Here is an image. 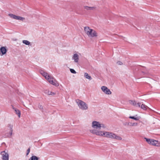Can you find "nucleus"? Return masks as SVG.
Segmentation results:
<instances>
[{
  "instance_id": "obj_1",
  "label": "nucleus",
  "mask_w": 160,
  "mask_h": 160,
  "mask_svg": "<svg viewBox=\"0 0 160 160\" xmlns=\"http://www.w3.org/2000/svg\"><path fill=\"white\" fill-rule=\"evenodd\" d=\"M79 107L82 110H86L88 108L87 104L84 102L79 100H78L76 102Z\"/></svg>"
},
{
  "instance_id": "obj_2",
  "label": "nucleus",
  "mask_w": 160,
  "mask_h": 160,
  "mask_svg": "<svg viewBox=\"0 0 160 160\" xmlns=\"http://www.w3.org/2000/svg\"><path fill=\"white\" fill-rule=\"evenodd\" d=\"M8 127L10 128V130L9 132V133H6V134L5 135V138H11V136L12 135L13 131V126L11 124H9L8 125Z\"/></svg>"
},
{
  "instance_id": "obj_3",
  "label": "nucleus",
  "mask_w": 160,
  "mask_h": 160,
  "mask_svg": "<svg viewBox=\"0 0 160 160\" xmlns=\"http://www.w3.org/2000/svg\"><path fill=\"white\" fill-rule=\"evenodd\" d=\"M87 35L89 37L93 38L97 37L98 34L95 30L91 29Z\"/></svg>"
},
{
  "instance_id": "obj_4",
  "label": "nucleus",
  "mask_w": 160,
  "mask_h": 160,
  "mask_svg": "<svg viewBox=\"0 0 160 160\" xmlns=\"http://www.w3.org/2000/svg\"><path fill=\"white\" fill-rule=\"evenodd\" d=\"M90 132L91 133L93 134H95L96 135L100 136H104L105 135H103L104 132L102 131H98L96 130H91Z\"/></svg>"
},
{
  "instance_id": "obj_5",
  "label": "nucleus",
  "mask_w": 160,
  "mask_h": 160,
  "mask_svg": "<svg viewBox=\"0 0 160 160\" xmlns=\"http://www.w3.org/2000/svg\"><path fill=\"white\" fill-rule=\"evenodd\" d=\"M103 135H105V136L107 138L114 139L115 134L112 132H104Z\"/></svg>"
},
{
  "instance_id": "obj_6",
  "label": "nucleus",
  "mask_w": 160,
  "mask_h": 160,
  "mask_svg": "<svg viewBox=\"0 0 160 160\" xmlns=\"http://www.w3.org/2000/svg\"><path fill=\"white\" fill-rule=\"evenodd\" d=\"M8 15L11 18L18 20H20L23 21L25 19V18L19 16H16L15 15L12 14H9Z\"/></svg>"
},
{
  "instance_id": "obj_7",
  "label": "nucleus",
  "mask_w": 160,
  "mask_h": 160,
  "mask_svg": "<svg viewBox=\"0 0 160 160\" xmlns=\"http://www.w3.org/2000/svg\"><path fill=\"white\" fill-rule=\"evenodd\" d=\"M101 88L102 91L107 94L110 95L112 93L110 89L106 86H102Z\"/></svg>"
},
{
  "instance_id": "obj_8",
  "label": "nucleus",
  "mask_w": 160,
  "mask_h": 160,
  "mask_svg": "<svg viewBox=\"0 0 160 160\" xmlns=\"http://www.w3.org/2000/svg\"><path fill=\"white\" fill-rule=\"evenodd\" d=\"M47 80L52 85L56 86H58V84L57 83L56 81L54 80V79L52 77H50L49 78V79H48Z\"/></svg>"
},
{
  "instance_id": "obj_9",
  "label": "nucleus",
  "mask_w": 160,
  "mask_h": 160,
  "mask_svg": "<svg viewBox=\"0 0 160 160\" xmlns=\"http://www.w3.org/2000/svg\"><path fill=\"white\" fill-rule=\"evenodd\" d=\"M40 73L43 75L46 79L47 80L49 79V78L51 77L50 75H48V73H47L46 72L44 71L43 70H39Z\"/></svg>"
},
{
  "instance_id": "obj_10",
  "label": "nucleus",
  "mask_w": 160,
  "mask_h": 160,
  "mask_svg": "<svg viewBox=\"0 0 160 160\" xmlns=\"http://www.w3.org/2000/svg\"><path fill=\"white\" fill-rule=\"evenodd\" d=\"M92 126L93 128L96 129L100 128V123L99 122L93 121L92 123Z\"/></svg>"
},
{
  "instance_id": "obj_11",
  "label": "nucleus",
  "mask_w": 160,
  "mask_h": 160,
  "mask_svg": "<svg viewBox=\"0 0 160 160\" xmlns=\"http://www.w3.org/2000/svg\"><path fill=\"white\" fill-rule=\"evenodd\" d=\"M150 144L152 145L159 147V143L158 142V141L157 140L152 139L151 142Z\"/></svg>"
},
{
  "instance_id": "obj_12",
  "label": "nucleus",
  "mask_w": 160,
  "mask_h": 160,
  "mask_svg": "<svg viewBox=\"0 0 160 160\" xmlns=\"http://www.w3.org/2000/svg\"><path fill=\"white\" fill-rule=\"evenodd\" d=\"M72 59L74 60V62H75L78 63L79 60V56L76 54H74L72 57Z\"/></svg>"
},
{
  "instance_id": "obj_13",
  "label": "nucleus",
  "mask_w": 160,
  "mask_h": 160,
  "mask_svg": "<svg viewBox=\"0 0 160 160\" xmlns=\"http://www.w3.org/2000/svg\"><path fill=\"white\" fill-rule=\"evenodd\" d=\"M12 109L14 111L15 113L16 114H17L19 118L20 117L21 115L20 111L18 109H17L16 108L14 107L12 105H11Z\"/></svg>"
},
{
  "instance_id": "obj_14",
  "label": "nucleus",
  "mask_w": 160,
  "mask_h": 160,
  "mask_svg": "<svg viewBox=\"0 0 160 160\" xmlns=\"http://www.w3.org/2000/svg\"><path fill=\"white\" fill-rule=\"evenodd\" d=\"M4 153L2 154V159L3 160H8L9 159V156L8 154L5 152H4Z\"/></svg>"
},
{
  "instance_id": "obj_15",
  "label": "nucleus",
  "mask_w": 160,
  "mask_h": 160,
  "mask_svg": "<svg viewBox=\"0 0 160 160\" xmlns=\"http://www.w3.org/2000/svg\"><path fill=\"white\" fill-rule=\"evenodd\" d=\"M7 51L6 47H2L0 48V54L2 53V55L5 54Z\"/></svg>"
},
{
  "instance_id": "obj_16",
  "label": "nucleus",
  "mask_w": 160,
  "mask_h": 160,
  "mask_svg": "<svg viewBox=\"0 0 160 160\" xmlns=\"http://www.w3.org/2000/svg\"><path fill=\"white\" fill-rule=\"evenodd\" d=\"M129 103L134 106H137V102L135 100H129L128 101Z\"/></svg>"
},
{
  "instance_id": "obj_17",
  "label": "nucleus",
  "mask_w": 160,
  "mask_h": 160,
  "mask_svg": "<svg viewBox=\"0 0 160 160\" xmlns=\"http://www.w3.org/2000/svg\"><path fill=\"white\" fill-rule=\"evenodd\" d=\"M91 29L90 28L88 27H85L84 28V31L87 34H88Z\"/></svg>"
},
{
  "instance_id": "obj_18",
  "label": "nucleus",
  "mask_w": 160,
  "mask_h": 160,
  "mask_svg": "<svg viewBox=\"0 0 160 160\" xmlns=\"http://www.w3.org/2000/svg\"><path fill=\"white\" fill-rule=\"evenodd\" d=\"M39 158H38L37 156L34 155H33L28 160H38Z\"/></svg>"
},
{
  "instance_id": "obj_19",
  "label": "nucleus",
  "mask_w": 160,
  "mask_h": 160,
  "mask_svg": "<svg viewBox=\"0 0 160 160\" xmlns=\"http://www.w3.org/2000/svg\"><path fill=\"white\" fill-rule=\"evenodd\" d=\"M84 76L85 78L88 79L90 80L92 79L91 77L87 72L85 73Z\"/></svg>"
},
{
  "instance_id": "obj_20",
  "label": "nucleus",
  "mask_w": 160,
  "mask_h": 160,
  "mask_svg": "<svg viewBox=\"0 0 160 160\" xmlns=\"http://www.w3.org/2000/svg\"><path fill=\"white\" fill-rule=\"evenodd\" d=\"M140 107L142 109L144 110H147V108H148L147 106L143 104H142L141 105Z\"/></svg>"
},
{
  "instance_id": "obj_21",
  "label": "nucleus",
  "mask_w": 160,
  "mask_h": 160,
  "mask_svg": "<svg viewBox=\"0 0 160 160\" xmlns=\"http://www.w3.org/2000/svg\"><path fill=\"white\" fill-rule=\"evenodd\" d=\"M22 42L23 43L27 45H29L30 44V42L28 40H23Z\"/></svg>"
},
{
  "instance_id": "obj_22",
  "label": "nucleus",
  "mask_w": 160,
  "mask_h": 160,
  "mask_svg": "<svg viewBox=\"0 0 160 160\" xmlns=\"http://www.w3.org/2000/svg\"><path fill=\"white\" fill-rule=\"evenodd\" d=\"M114 139H115L116 140H120L122 139V138L121 137H120L119 136L115 134Z\"/></svg>"
},
{
  "instance_id": "obj_23",
  "label": "nucleus",
  "mask_w": 160,
  "mask_h": 160,
  "mask_svg": "<svg viewBox=\"0 0 160 160\" xmlns=\"http://www.w3.org/2000/svg\"><path fill=\"white\" fill-rule=\"evenodd\" d=\"M129 118H130L134 119L136 121H138L139 119V117H135L134 116H130Z\"/></svg>"
},
{
  "instance_id": "obj_24",
  "label": "nucleus",
  "mask_w": 160,
  "mask_h": 160,
  "mask_svg": "<svg viewBox=\"0 0 160 160\" xmlns=\"http://www.w3.org/2000/svg\"><path fill=\"white\" fill-rule=\"evenodd\" d=\"M38 108L39 109L41 110L42 112H43V106L40 104H39L38 105Z\"/></svg>"
},
{
  "instance_id": "obj_25",
  "label": "nucleus",
  "mask_w": 160,
  "mask_h": 160,
  "mask_svg": "<svg viewBox=\"0 0 160 160\" xmlns=\"http://www.w3.org/2000/svg\"><path fill=\"white\" fill-rule=\"evenodd\" d=\"M145 139L146 140L147 142L149 144H150L151 142V139L148 138H145Z\"/></svg>"
},
{
  "instance_id": "obj_26",
  "label": "nucleus",
  "mask_w": 160,
  "mask_h": 160,
  "mask_svg": "<svg viewBox=\"0 0 160 160\" xmlns=\"http://www.w3.org/2000/svg\"><path fill=\"white\" fill-rule=\"evenodd\" d=\"M47 93L49 95H55V93L53 92H52L50 91H48L47 92Z\"/></svg>"
},
{
  "instance_id": "obj_27",
  "label": "nucleus",
  "mask_w": 160,
  "mask_h": 160,
  "mask_svg": "<svg viewBox=\"0 0 160 160\" xmlns=\"http://www.w3.org/2000/svg\"><path fill=\"white\" fill-rule=\"evenodd\" d=\"M70 70V72L72 73L75 74L76 73V72L73 69L71 68Z\"/></svg>"
},
{
  "instance_id": "obj_28",
  "label": "nucleus",
  "mask_w": 160,
  "mask_h": 160,
  "mask_svg": "<svg viewBox=\"0 0 160 160\" xmlns=\"http://www.w3.org/2000/svg\"><path fill=\"white\" fill-rule=\"evenodd\" d=\"M141 106V103L140 102H137V106L136 107H138L139 108Z\"/></svg>"
},
{
  "instance_id": "obj_29",
  "label": "nucleus",
  "mask_w": 160,
  "mask_h": 160,
  "mask_svg": "<svg viewBox=\"0 0 160 160\" xmlns=\"http://www.w3.org/2000/svg\"><path fill=\"white\" fill-rule=\"evenodd\" d=\"M30 148H28L27 150L26 155L27 156L30 152Z\"/></svg>"
},
{
  "instance_id": "obj_30",
  "label": "nucleus",
  "mask_w": 160,
  "mask_h": 160,
  "mask_svg": "<svg viewBox=\"0 0 160 160\" xmlns=\"http://www.w3.org/2000/svg\"><path fill=\"white\" fill-rule=\"evenodd\" d=\"M100 128H106L105 126L103 124H100Z\"/></svg>"
},
{
  "instance_id": "obj_31",
  "label": "nucleus",
  "mask_w": 160,
  "mask_h": 160,
  "mask_svg": "<svg viewBox=\"0 0 160 160\" xmlns=\"http://www.w3.org/2000/svg\"><path fill=\"white\" fill-rule=\"evenodd\" d=\"M95 8V7H89V10H93V9H94Z\"/></svg>"
},
{
  "instance_id": "obj_32",
  "label": "nucleus",
  "mask_w": 160,
  "mask_h": 160,
  "mask_svg": "<svg viewBox=\"0 0 160 160\" xmlns=\"http://www.w3.org/2000/svg\"><path fill=\"white\" fill-rule=\"evenodd\" d=\"M84 8L87 10H89V7L85 6L84 7Z\"/></svg>"
},
{
  "instance_id": "obj_33",
  "label": "nucleus",
  "mask_w": 160,
  "mask_h": 160,
  "mask_svg": "<svg viewBox=\"0 0 160 160\" xmlns=\"http://www.w3.org/2000/svg\"><path fill=\"white\" fill-rule=\"evenodd\" d=\"M117 63L118 64V65H121L122 64V62H121L120 61H118L117 62Z\"/></svg>"
},
{
  "instance_id": "obj_34",
  "label": "nucleus",
  "mask_w": 160,
  "mask_h": 160,
  "mask_svg": "<svg viewBox=\"0 0 160 160\" xmlns=\"http://www.w3.org/2000/svg\"><path fill=\"white\" fill-rule=\"evenodd\" d=\"M131 125H130L131 126H133L135 124V123H131Z\"/></svg>"
},
{
  "instance_id": "obj_35",
  "label": "nucleus",
  "mask_w": 160,
  "mask_h": 160,
  "mask_svg": "<svg viewBox=\"0 0 160 160\" xmlns=\"http://www.w3.org/2000/svg\"><path fill=\"white\" fill-rule=\"evenodd\" d=\"M142 72V73H143V74H145V72H143H143Z\"/></svg>"
},
{
  "instance_id": "obj_36",
  "label": "nucleus",
  "mask_w": 160,
  "mask_h": 160,
  "mask_svg": "<svg viewBox=\"0 0 160 160\" xmlns=\"http://www.w3.org/2000/svg\"><path fill=\"white\" fill-rule=\"evenodd\" d=\"M127 124H128V125H129V122Z\"/></svg>"
}]
</instances>
